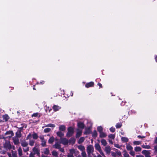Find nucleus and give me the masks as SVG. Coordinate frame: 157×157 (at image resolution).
Instances as JSON below:
<instances>
[{"label":"nucleus","mask_w":157,"mask_h":157,"mask_svg":"<svg viewBox=\"0 0 157 157\" xmlns=\"http://www.w3.org/2000/svg\"><path fill=\"white\" fill-rule=\"evenodd\" d=\"M81 155L82 157H86L87 155L86 152L85 151H84L82 152L81 153Z\"/></svg>","instance_id":"nucleus-48"},{"label":"nucleus","mask_w":157,"mask_h":157,"mask_svg":"<svg viewBox=\"0 0 157 157\" xmlns=\"http://www.w3.org/2000/svg\"><path fill=\"white\" fill-rule=\"evenodd\" d=\"M33 151L34 152L33 153H35V154H37V155H40V150L36 144L35 145V147L33 148Z\"/></svg>","instance_id":"nucleus-6"},{"label":"nucleus","mask_w":157,"mask_h":157,"mask_svg":"<svg viewBox=\"0 0 157 157\" xmlns=\"http://www.w3.org/2000/svg\"><path fill=\"white\" fill-rule=\"evenodd\" d=\"M129 153L130 154V155H132L133 156H134V155L135 154V152L134 151H133V150H132V151H130Z\"/></svg>","instance_id":"nucleus-49"},{"label":"nucleus","mask_w":157,"mask_h":157,"mask_svg":"<svg viewBox=\"0 0 157 157\" xmlns=\"http://www.w3.org/2000/svg\"><path fill=\"white\" fill-rule=\"evenodd\" d=\"M69 144H74L75 142V139L74 138H71L69 140H68Z\"/></svg>","instance_id":"nucleus-20"},{"label":"nucleus","mask_w":157,"mask_h":157,"mask_svg":"<svg viewBox=\"0 0 157 157\" xmlns=\"http://www.w3.org/2000/svg\"><path fill=\"white\" fill-rule=\"evenodd\" d=\"M101 144L104 146H106L107 144V143L106 141V140L104 139H102L101 140Z\"/></svg>","instance_id":"nucleus-27"},{"label":"nucleus","mask_w":157,"mask_h":157,"mask_svg":"<svg viewBox=\"0 0 157 157\" xmlns=\"http://www.w3.org/2000/svg\"><path fill=\"white\" fill-rule=\"evenodd\" d=\"M16 136L15 137H17V138L20 137L21 136V132L20 131L17 132L16 133Z\"/></svg>","instance_id":"nucleus-38"},{"label":"nucleus","mask_w":157,"mask_h":157,"mask_svg":"<svg viewBox=\"0 0 157 157\" xmlns=\"http://www.w3.org/2000/svg\"><path fill=\"white\" fill-rule=\"evenodd\" d=\"M45 111L47 112L48 111L49 112H50L51 110H52L51 108H50L49 106H46L45 107Z\"/></svg>","instance_id":"nucleus-40"},{"label":"nucleus","mask_w":157,"mask_h":157,"mask_svg":"<svg viewBox=\"0 0 157 157\" xmlns=\"http://www.w3.org/2000/svg\"><path fill=\"white\" fill-rule=\"evenodd\" d=\"M53 147L59 149L61 147V145L60 143L59 142H56L55 144L53 146Z\"/></svg>","instance_id":"nucleus-14"},{"label":"nucleus","mask_w":157,"mask_h":157,"mask_svg":"<svg viewBox=\"0 0 157 157\" xmlns=\"http://www.w3.org/2000/svg\"><path fill=\"white\" fill-rule=\"evenodd\" d=\"M59 149L60 151L62 152H64V149L63 148H61V147Z\"/></svg>","instance_id":"nucleus-56"},{"label":"nucleus","mask_w":157,"mask_h":157,"mask_svg":"<svg viewBox=\"0 0 157 157\" xmlns=\"http://www.w3.org/2000/svg\"><path fill=\"white\" fill-rule=\"evenodd\" d=\"M56 125L54 124H49L46 125L44 127H50L52 128H54L55 127Z\"/></svg>","instance_id":"nucleus-35"},{"label":"nucleus","mask_w":157,"mask_h":157,"mask_svg":"<svg viewBox=\"0 0 157 157\" xmlns=\"http://www.w3.org/2000/svg\"><path fill=\"white\" fill-rule=\"evenodd\" d=\"M141 147L142 148L145 149H149L151 147L149 145H142Z\"/></svg>","instance_id":"nucleus-32"},{"label":"nucleus","mask_w":157,"mask_h":157,"mask_svg":"<svg viewBox=\"0 0 157 157\" xmlns=\"http://www.w3.org/2000/svg\"><path fill=\"white\" fill-rule=\"evenodd\" d=\"M31 137V133H29L27 136L26 139V140H28L29 139H30Z\"/></svg>","instance_id":"nucleus-52"},{"label":"nucleus","mask_w":157,"mask_h":157,"mask_svg":"<svg viewBox=\"0 0 157 157\" xmlns=\"http://www.w3.org/2000/svg\"><path fill=\"white\" fill-rule=\"evenodd\" d=\"M124 157H129V155L128 153L126 151H124Z\"/></svg>","instance_id":"nucleus-45"},{"label":"nucleus","mask_w":157,"mask_h":157,"mask_svg":"<svg viewBox=\"0 0 157 157\" xmlns=\"http://www.w3.org/2000/svg\"><path fill=\"white\" fill-rule=\"evenodd\" d=\"M13 142L15 145H18L19 143L18 138L17 137H14L13 138Z\"/></svg>","instance_id":"nucleus-9"},{"label":"nucleus","mask_w":157,"mask_h":157,"mask_svg":"<svg viewBox=\"0 0 157 157\" xmlns=\"http://www.w3.org/2000/svg\"><path fill=\"white\" fill-rule=\"evenodd\" d=\"M110 131L112 132H114L115 131V128L113 127H111L110 128Z\"/></svg>","instance_id":"nucleus-51"},{"label":"nucleus","mask_w":157,"mask_h":157,"mask_svg":"<svg viewBox=\"0 0 157 157\" xmlns=\"http://www.w3.org/2000/svg\"><path fill=\"white\" fill-rule=\"evenodd\" d=\"M32 136L33 137V138L35 140L37 139L38 137V136L37 134L35 132L33 133L32 135Z\"/></svg>","instance_id":"nucleus-36"},{"label":"nucleus","mask_w":157,"mask_h":157,"mask_svg":"<svg viewBox=\"0 0 157 157\" xmlns=\"http://www.w3.org/2000/svg\"><path fill=\"white\" fill-rule=\"evenodd\" d=\"M41 145L43 147H45L46 146V141L45 140H41Z\"/></svg>","instance_id":"nucleus-33"},{"label":"nucleus","mask_w":157,"mask_h":157,"mask_svg":"<svg viewBox=\"0 0 157 157\" xmlns=\"http://www.w3.org/2000/svg\"><path fill=\"white\" fill-rule=\"evenodd\" d=\"M34 143L35 141L33 140H30L29 141V145L31 146H32L34 145Z\"/></svg>","instance_id":"nucleus-31"},{"label":"nucleus","mask_w":157,"mask_h":157,"mask_svg":"<svg viewBox=\"0 0 157 157\" xmlns=\"http://www.w3.org/2000/svg\"><path fill=\"white\" fill-rule=\"evenodd\" d=\"M55 138L54 137L52 136L48 140V143L50 144H52L54 142Z\"/></svg>","instance_id":"nucleus-22"},{"label":"nucleus","mask_w":157,"mask_h":157,"mask_svg":"<svg viewBox=\"0 0 157 157\" xmlns=\"http://www.w3.org/2000/svg\"><path fill=\"white\" fill-rule=\"evenodd\" d=\"M82 132V130L79 129H77V132L76 135V138H78L81 135Z\"/></svg>","instance_id":"nucleus-13"},{"label":"nucleus","mask_w":157,"mask_h":157,"mask_svg":"<svg viewBox=\"0 0 157 157\" xmlns=\"http://www.w3.org/2000/svg\"><path fill=\"white\" fill-rule=\"evenodd\" d=\"M154 149L155 152L157 153V145L154 147Z\"/></svg>","instance_id":"nucleus-59"},{"label":"nucleus","mask_w":157,"mask_h":157,"mask_svg":"<svg viewBox=\"0 0 157 157\" xmlns=\"http://www.w3.org/2000/svg\"><path fill=\"white\" fill-rule=\"evenodd\" d=\"M74 133V128L72 127H69L68 128V132L66 134V136L68 137H70L73 135Z\"/></svg>","instance_id":"nucleus-4"},{"label":"nucleus","mask_w":157,"mask_h":157,"mask_svg":"<svg viewBox=\"0 0 157 157\" xmlns=\"http://www.w3.org/2000/svg\"><path fill=\"white\" fill-rule=\"evenodd\" d=\"M90 130L89 129H86L85 130V131L84 132V134L86 135H87L90 134Z\"/></svg>","instance_id":"nucleus-41"},{"label":"nucleus","mask_w":157,"mask_h":157,"mask_svg":"<svg viewBox=\"0 0 157 157\" xmlns=\"http://www.w3.org/2000/svg\"><path fill=\"white\" fill-rule=\"evenodd\" d=\"M38 115H39V113H33L32 115V117H37L38 116Z\"/></svg>","instance_id":"nucleus-54"},{"label":"nucleus","mask_w":157,"mask_h":157,"mask_svg":"<svg viewBox=\"0 0 157 157\" xmlns=\"http://www.w3.org/2000/svg\"><path fill=\"white\" fill-rule=\"evenodd\" d=\"M136 157H144L143 155H136Z\"/></svg>","instance_id":"nucleus-63"},{"label":"nucleus","mask_w":157,"mask_h":157,"mask_svg":"<svg viewBox=\"0 0 157 157\" xmlns=\"http://www.w3.org/2000/svg\"><path fill=\"white\" fill-rule=\"evenodd\" d=\"M39 138L41 140H44V136H40Z\"/></svg>","instance_id":"nucleus-60"},{"label":"nucleus","mask_w":157,"mask_h":157,"mask_svg":"<svg viewBox=\"0 0 157 157\" xmlns=\"http://www.w3.org/2000/svg\"><path fill=\"white\" fill-rule=\"evenodd\" d=\"M85 138L83 137H81L79 139V140L78 143L79 144H81L85 140Z\"/></svg>","instance_id":"nucleus-28"},{"label":"nucleus","mask_w":157,"mask_h":157,"mask_svg":"<svg viewBox=\"0 0 157 157\" xmlns=\"http://www.w3.org/2000/svg\"><path fill=\"white\" fill-rule=\"evenodd\" d=\"M94 147L95 149L99 151V152L102 156H103L104 157H105V155L103 152L100 145L96 143L95 144Z\"/></svg>","instance_id":"nucleus-3"},{"label":"nucleus","mask_w":157,"mask_h":157,"mask_svg":"<svg viewBox=\"0 0 157 157\" xmlns=\"http://www.w3.org/2000/svg\"><path fill=\"white\" fill-rule=\"evenodd\" d=\"M122 124L121 123H117L116 124V127L117 128H120L122 126Z\"/></svg>","instance_id":"nucleus-43"},{"label":"nucleus","mask_w":157,"mask_h":157,"mask_svg":"<svg viewBox=\"0 0 157 157\" xmlns=\"http://www.w3.org/2000/svg\"><path fill=\"white\" fill-rule=\"evenodd\" d=\"M114 146L115 147H117V148H120L121 147V146L119 145V144H114Z\"/></svg>","instance_id":"nucleus-53"},{"label":"nucleus","mask_w":157,"mask_h":157,"mask_svg":"<svg viewBox=\"0 0 157 157\" xmlns=\"http://www.w3.org/2000/svg\"><path fill=\"white\" fill-rule=\"evenodd\" d=\"M103 128L101 126H98L97 128V130L99 133L102 132Z\"/></svg>","instance_id":"nucleus-39"},{"label":"nucleus","mask_w":157,"mask_h":157,"mask_svg":"<svg viewBox=\"0 0 157 157\" xmlns=\"http://www.w3.org/2000/svg\"><path fill=\"white\" fill-rule=\"evenodd\" d=\"M3 139L5 141L4 144V148L6 150L10 149V136L4 137L2 135H0V139Z\"/></svg>","instance_id":"nucleus-1"},{"label":"nucleus","mask_w":157,"mask_h":157,"mask_svg":"<svg viewBox=\"0 0 157 157\" xmlns=\"http://www.w3.org/2000/svg\"><path fill=\"white\" fill-rule=\"evenodd\" d=\"M141 143V142L140 141H134L133 142V144L134 145H139Z\"/></svg>","instance_id":"nucleus-34"},{"label":"nucleus","mask_w":157,"mask_h":157,"mask_svg":"<svg viewBox=\"0 0 157 157\" xmlns=\"http://www.w3.org/2000/svg\"><path fill=\"white\" fill-rule=\"evenodd\" d=\"M111 150L110 147L109 146H107L105 148L104 151L107 154H109L110 153Z\"/></svg>","instance_id":"nucleus-10"},{"label":"nucleus","mask_w":157,"mask_h":157,"mask_svg":"<svg viewBox=\"0 0 157 157\" xmlns=\"http://www.w3.org/2000/svg\"><path fill=\"white\" fill-rule=\"evenodd\" d=\"M35 153L31 152L29 155V157H35Z\"/></svg>","instance_id":"nucleus-50"},{"label":"nucleus","mask_w":157,"mask_h":157,"mask_svg":"<svg viewBox=\"0 0 157 157\" xmlns=\"http://www.w3.org/2000/svg\"><path fill=\"white\" fill-rule=\"evenodd\" d=\"M10 149H13V150H15V147L13 146H11L10 145Z\"/></svg>","instance_id":"nucleus-64"},{"label":"nucleus","mask_w":157,"mask_h":157,"mask_svg":"<svg viewBox=\"0 0 157 157\" xmlns=\"http://www.w3.org/2000/svg\"><path fill=\"white\" fill-rule=\"evenodd\" d=\"M126 148L127 150L130 151L132 150L133 149V147L129 144L127 145Z\"/></svg>","instance_id":"nucleus-23"},{"label":"nucleus","mask_w":157,"mask_h":157,"mask_svg":"<svg viewBox=\"0 0 157 157\" xmlns=\"http://www.w3.org/2000/svg\"><path fill=\"white\" fill-rule=\"evenodd\" d=\"M121 140L122 142H127L128 141V138L125 137H122L121 138Z\"/></svg>","instance_id":"nucleus-26"},{"label":"nucleus","mask_w":157,"mask_h":157,"mask_svg":"<svg viewBox=\"0 0 157 157\" xmlns=\"http://www.w3.org/2000/svg\"><path fill=\"white\" fill-rule=\"evenodd\" d=\"M69 151L70 154H76L79 153V151H78L74 148L70 149Z\"/></svg>","instance_id":"nucleus-11"},{"label":"nucleus","mask_w":157,"mask_h":157,"mask_svg":"<svg viewBox=\"0 0 157 157\" xmlns=\"http://www.w3.org/2000/svg\"><path fill=\"white\" fill-rule=\"evenodd\" d=\"M66 128L64 125H61L59 127V130L60 131H63L66 130Z\"/></svg>","instance_id":"nucleus-16"},{"label":"nucleus","mask_w":157,"mask_h":157,"mask_svg":"<svg viewBox=\"0 0 157 157\" xmlns=\"http://www.w3.org/2000/svg\"><path fill=\"white\" fill-rule=\"evenodd\" d=\"M17 154L16 151H12V156L10 155V157H17Z\"/></svg>","instance_id":"nucleus-21"},{"label":"nucleus","mask_w":157,"mask_h":157,"mask_svg":"<svg viewBox=\"0 0 157 157\" xmlns=\"http://www.w3.org/2000/svg\"><path fill=\"white\" fill-rule=\"evenodd\" d=\"M49 153V151L48 148H46L44 150V153L46 155H48Z\"/></svg>","instance_id":"nucleus-42"},{"label":"nucleus","mask_w":157,"mask_h":157,"mask_svg":"<svg viewBox=\"0 0 157 157\" xmlns=\"http://www.w3.org/2000/svg\"><path fill=\"white\" fill-rule=\"evenodd\" d=\"M52 109L55 112L61 109V107L57 105H54L52 106Z\"/></svg>","instance_id":"nucleus-12"},{"label":"nucleus","mask_w":157,"mask_h":157,"mask_svg":"<svg viewBox=\"0 0 157 157\" xmlns=\"http://www.w3.org/2000/svg\"><path fill=\"white\" fill-rule=\"evenodd\" d=\"M97 136V133L96 131L94 130L93 132L92 136L93 137H96Z\"/></svg>","instance_id":"nucleus-44"},{"label":"nucleus","mask_w":157,"mask_h":157,"mask_svg":"<svg viewBox=\"0 0 157 157\" xmlns=\"http://www.w3.org/2000/svg\"><path fill=\"white\" fill-rule=\"evenodd\" d=\"M99 133H100L99 136H100V137L101 138L105 137L107 136L106 134L105 133L103 132Z\"/></svg>","instance_id":"nucleus-25"},{"label":"nucleus","mask_w":157,"mask_h":157,"mask_svg":"<svg viewBox=\"0 0 157 157\" xmlns=\"http://www.w3.org/2000/svg\"><path fill=\"white\" fill-rule=\"evenodd\" d=\"M10 131H7L5 133V135H10Z\"/></svg>","instance_id":"nucleus-62"},{"label":"nucleus","mask_w":157,"mask_h":157,"mask_svg":"<svg viewBox=\"0 0 157 157\" xmlns=\"http://www.w3.org/2000/svg\"><path fill=\"white\" fill-rule=\"evenodd\" d=\"M108 137L109 138L114 139L115 138V135L114 134H110L109 135Z\"/></svg>","instance_id":"nucleus-47"},{"label":"nucleus","mask_w":157,"mask_h":157,"mask_svg":"<svg viewBox=\"0 0 157 157\" xmlns=\"http://www.w3.org/2000/svg\"><path fill=\"white\" fill-rule=\"evenodd\" d=\"M17 151L18 153V155L19 157L22 156L23 155L21 147H19Z\"/></svg>","instance_id":"nucleus-17"},{"label":"nucleus","mask_w":157,"mask_h":157,"mask_svg":"<svg viewBox=\"0 0 157 157\" xmlns=\"http://www.w3.org/2000/svg\"><path fill=\"white\" fill-rule=\"evenodd\" d=\"M93 147L91 145L88 146L86 148V150L88 155H90L91 154H92L94 152Z\"/></svg>","instance_id":"nucleus-5"},{"label":"nucleus","mask_w":157,"mask_h":157,"mask_svg":"<svg viewBox=\"0 0 157 157\" xmlns=\"http://www.w3.org/2000/svg\"><path fill=\"white\" fill-rule=\"evenodd\" d=\"M116 155H117L119 156L121 155V153L120 151H117L116 152Z\"/></svg>","instance_id":"nucleus-57"},{"label":"nucleus","mask_w":157,"mask_h":157,"mask_svg":"<svg viewBox=\"0 0 157 157\" xmlns=\"http://www.w3.org/2000/svg\"><path fill=\"white\" fill-rule=\"evenodd\" d=\"M52 154L53 156L55 157H57L58 156V154L56 151L53 150L52 152Z\"/></svg>","instance_id":"nucleus-29"},{"label":"nucleus","mask_w":157,"mask_h":157,"mask_svg":"<svg viewBox=\"0 0 157 157\" xmlns=\"http://www.w3.org/2000/svg\"><path fill=\"white\" fill-rule=\"evenodd\" d=\"M78 149L80 150L82 152L85 151V148L83 146L80 145L77 146Z\"/></svg>","instance_id":"nucleus-19"},{"label":"nucleus","mask_w":157,"mask_h":157,"mask_svg":"<svg viewBox=\"0 0 157 157\" xmlns=\"http://www.w3.org/2000/svg\"><path fill=\"white\" fill-rule=\"evenodd\" d=\"M112 155L114 157H116L117 156L116 153L114 152H111Z\"/></svg>","instance_id":"nucleus-55"},{"label":"nucleus","mask_w":157,"mask_h":157,"mask_svg":"<svg viewBox=\"0 0 157 157\" xmlns=\"http://www.w3.org/2000/svg\"><path fill=\"white\" fill-rule=\"evenodd\" d=\"M21 146L23 147V150L25 152H26L29 151V147H27L28 145V143L25 141H22L21 142Z\"/></svg>","instance_id":"nucleus-2"},{"label":"nucleus","mask_w":157,"mask_h":157,"mask_svg":"<svg viewBox=\"0 0 157 157\" xmlns=\"http://www.w3.org/2000/svg\"><path fill=\"white\" fill-rule=\"evenodd\" d=\"M60 143L64 145H67L69 143L68 140L65 138H61L60 139Z\"/></svg>","instance_id":"nucleus-7"},{"label":"nucleus","mask_w":157,"mask_h":157,"mask_svg":"<svg viewBox=\"0 0 157 157\" xmlns=\"http://www.w3.org/2000/svg\"><path fill=\"white\" fill-rule=\"evenodd\" d=\"M134 150L136 152H140L141 150V148L140 147L136 146L134 148Z\"/></svg>","instance_id":"nucleus-30"},{"label":"nucleus","mask_w":157,"mask_h":157,"mask_svg":"<svg viewBox=\"0 0 157 157\" xmlns=\"http://www.w3.org/2000/svg\"><path fill=\"white\" fill-rule=\"evenodd\" d=\"M67 157H74V156H73V154H68L67 155Z\"/></svg>","instance_id":"nucleus-58"},{"label":"nucleus","mask_w":157,"mask_h":157,"mask_svg":"<svg viewBox=\"0 0 157 157\" xmlns=\"http://www.w3.org/2000/svg\"><path fill=\"white\" fill-rule=\"evenodd\" d=\"M137 137L140 138L142 139V138H145V136H141L140 135H139L137 136Z\"/></svg>","instance_id":"nucleus-61"},{"label":"nucleus","mask_w":157,"mask_h":157,"mask_svg":"<svg viewBox=\"0 0 157 157\" xmlns=\"http://www.w3.org/2000/svg\"><path fill=\"white\" fill-rule=\"evenodd\" d=\"M150 151L144 150L142 151V153L143 154L145 157H151L150 155L151 154Z\"/></svg>","instance_id":"nucleus-8"},{"label":"nucleus","mask_w":157,"mask_h":157,"mask_svg":"<svg viewBox=\"0 0 157 157\" xmlns=\"http://www.w3.org/2000/svg\"><path fill=\"white\" fill-rule=\"evenodd\" d=\"M51 129L49 128H47L44 129V132L45 133L48 132L50 131Z\"/></svg>","instance_id":"nucleus-46"},{"label":"nucleus","mask_w":157,"mask_h":157,"mask_svg":"<svg viewBox=\"0 0 157 157\" xmlns=\"http://www.w3.org/2000/svg\"><path fill=\"white\" fill-rule=\"evenodd\" d=\"M3 119L5 120V121H7L9 119V117L7 115H5L3 116Z\"/></svg>","instance_id":"nucleus-37"},{"label":"nucleus","mask_w":157,"mask_h":157,"mask_svg":"<svg viewBox=\"0 0 157 157\" xmlns=\"http://www.w3.org/2000/svg\"><path fill=\"white\" fill-rule=\"evenodd\" d=\"M94 85V82H90L87 83L85 85V86L86 88H89V87L93 86Z\"/></svg>","instance_id":"nucleus-15"},{"label":"nucleus","mask_w":157,"mask_h":157,"mask_svg":"<svg viewBox=\"0 0 157 157\" xmlns=\"http://www.w3.org/2000/svg\"><path fill=\"white\" fill-rule=\"evenodd\" d=\"M56 134L58 136L60 137L63 136L64 135V134L60 131L57 132Z\"/></svg>","instance_id":"nucleus-24"},{"label":"nucleus","mask_w":157,"mask_h":157,"mask_svg":"<svg viewBox=\"0 0 157 157\" xmlns=\"http://www.w3.org/2000/svg\"><path fill=\"white\" fill-rule=\"evenodd\" d=\"M78 128L81 129H83L84 127L83 123L81 122H79L78 123Z\"/></svg>","instance_id":"nucleus-18"}]
</instances>
